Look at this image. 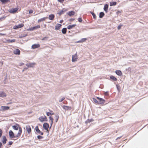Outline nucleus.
I'll use <instances>...</instances> for the list:
<instances>
[{
	"instance_id": "a211bd4d",
	"label": "nucleus",
	"mask_w": 148,
	"mask_h": 148,
	"mask_svg": "<svg viewBox=\"0 0 148 148\" xmlns=\"http://www.w3.org/2000/svg\"><path fill=\"white\" fill-rule=\"evenodd\" d=\"M55 17V15L53 14H51L49 15V19L51 20H53Z\"/></svg>"
},
{
	"instance_id": "e433bc0d",
	"label": "nucleus",
	"mask_w": 148,
	"mask_h": 148,
	"mask_svg": "<svg viewBox=\"0 0 148 148\" xmlns=\"http://www.w3.org/2000/svg\"><path fill=\"white\" fill-rule=\"evenodd\" d=\"M123 26V25L122 24H120V25L118 27V29L119 30L121 28L122 26Z\"/></svg>"
},
{
	"instance_id": "37998d69",
	"label": "nucleus",
	"mask_w": 148,
	"mask_h": 148,
	"mask_svg": "<svg viewBox=\"0 0 148 148\" xmlns=\"http://www.w3.org/2000/svg\"><path fill=\"white\" fill-rule=\"evenodd\" d=\"M2 134V131L0 129V137H1V136Z\"/></svg>"
},
{
	"instance_id": "393cba45",
	"label": "nucleus",
	"mask_w": 148,
	"mask_h": 148,
	"mask_svg": "<svg viewBox=\"0 0 148 148\" xmlns=\"http://www.w3.org/2000/svg\"><path fill=\"white\" fill-rule=\"evenodd\" d=\"M110 78L114 81H116L117 79L113 75H111L110 76Z\"/></svg>"
},
{
	"instance_id": "ddd939ff",
	"label": "nucleus",
	"mask_w": 148,
	"mask_h": 148,
	"mask_svg": "<svg viewBox=\"0 0 148 148\" xmlns=\"http://www.w3.org/2000/svg\"><path fill=\"white\" fill-rule=\"evenodd\" d=\"M62 26V25L60 24L59 23L57 24L55 26V29L57 30H59Z\"/></svg>"
},
{
	"instance_id": "f3484780",
	"label": "nucleus",
	"mask_w": 148,
	"mask_h": 148,
	"mask_svg": "<svg viewBox=\"0 0 148 148\" xmlns=\"http://www.w3.org/2000/svg\"><path fill=\"white\" fill-rule=\"evenodd\" d=\"M108 5L107 4H105L104 6V10L106 13L108 12Z\"/></svg>"
},
{
	"instance_id": "4c0bfd02",
	"label": "nucleus",
	"mask_w": 148,
	"mask_h": 148,
	"mask_svg": "<svg viewBox=\"0 0 148 148\" xmlns=\"http://www.w3.org/2000/svg\"><path fill=\"white\" fill-rule=\"evenodd\" d=\"M78 20L79 22H82V19L81 18H78Z\"/></svg>"
},
{
	"instance_id": "4468645a",
	"label": "nucleus",
	"mask_w": 148,
	"mask_h": 148,
	"mask_svg": "<svg viewBox=\"0 0 148 148\" xmlns=\"http://www.w3.org/2000/svg\"><path fill=\"white\" fill-rule=\"evenodd\" d=\"M14 53L16 55H19L20 53V51L18 49H16L13 51Z\"/></svg>"
},
{
	"instance_id": "de8ad7c7",
	"label": "nucleus",
	"mask_w": 148,
	"mask_h": 148,
	"mask_svg": "<svg viewBox=\"0 0 148 148\" xmlns=\"http://www.w3.org/2000/svg\"><path fill=\"white\" fill-rule=\"evenodd\" d=\"M13 143L12 141H10L9 142L8 144L10 145H11Z\"/></svg>"
},
{
	"instance_id": "603ef678",
	"label": "nucleus",
	"mask_w": 148,
	"mask_h": 148,
	"mask_svg": "<svg viewBox=\"0 0 148 148\" xmlns=\"http://www.w3.org/2000/svg\"><path fill=\"white\" fill-rule=\"evenodd\" d=\"M63 22V20H61L60 21V23H62Z\"/></svg>"
},
{
	"instance_id": "473e14b6",
	"label": "nucleus",
	"mask_w": 148,
	"mask_h": 148,
	"mask_svg": "<svg viewBox=\"0 0 148 148\" xmlns=\"http://www.w3.org/2000/svg\"><path fill=\"white\" fill-rule=\"evenodd\" d=\"M34 63H31L30 64H27L26 65L28 67H31L33 65H34Z\"/></svg>"
},
{
	"instance_id": "9d476101",
	"label": "nucleus",
	"mask_w": 148,
	"mask_h": 148,
	"mask_svg": "<svg viewBox=\"0 0 148 148\" xmlns=\"http://www.w3.org/2000/svg\"><path fill=\"white\" fill-rule=\"evenodd\" d=\"M63 108L64 110H71L72 109V108L71 106H64L63 107Z\"/></svg>"
},
{
	"instance_id": "f03ea898",
	"label": "nucleus",
	"mask_w": 148,
	"mask_h": 148,
	"mask_svg": "<svg viewBox=\"0 0 148 148\" xmlns=\"http://www.w3.org/2000/svg\"><path fill=\"white\" fill-rule=\"evenodd\" d=\"M40 25H38L34 27H32L28 29H27V31H33L34 30L37 29L38 28H40Z\"/></svg>"
},
{
	"instance_id": "864d4df0",
	"label": "nucleus",
	"mask_w": 148,
	"mask_h": 148,
	"mask_svg": "<svg viewBox=\"0 0 148 148\" xmlns=\"http://www.w3.org/2000/svg\"><path fill=\"white\" fill-rule=\"evenodd\" d=\"M23 64H24V63H22L20 64V66H22V65H23Z\"/></svg>"
},
{
	"instance_id": "6e6d98bb",
	"label": "nucleus",
	"mask_w": 148,
	"mask_h": 148,
	"mask_svg": "<svg viewBox=\"0 0 148 148\" xmlns=\"http://www.w3.org/2000/svg\"><path fill=\"white\" fill-rule=\"evenodd\" d=\"M14 41H15L14 40H11V42H14Z\"/></svg>"
},
{
	"instance_id": "c9c22d12",
	"label": "nucleus",
	"mask_w": 148,
	"mask_h": 148,
	"mask_svg": "<svg viewBox=\"0 0 148 148\" xmlns=\"http://www.w3.org/2000/svg\"><path fill=\"white\" fill-rule=\"evenodd\" d=\"M6 16H3L2 17H1V18H0V21H2L3 20H4L5 18H6Z\"/></svg>"
},
{
	"instance_id": "412c9836",
	"label": "nucleus",
	"mask_w": 148,
	"mask_h": 148,
	"mask_svg": "<svg viewBox=\"0 0 148 148\" xmlns=\"http://www.w3.org/2000/svg\"><path fill=\"white\" fill-rule=\"evenodd\" d=\"M76 25V24L69 25L67 26V28L69 29H70L74 27Z\"/></svg>"
},
{
	"instance_id": "4d7b16f0",
	"label": "nucleus",
	"mask_w": 148,
	"mask_h": 148,
	"mask_svg": "<svg viewBox=\"0 0 148 148\" xmlns=\"http://www.w3.org/2000/svg\"><path fill=\"white\" fill-rule=\"evenodd\" d=\"M50 112H51V113H53V111L51 110H50Z\"/></svg>"
},
{
	"instance_id": "c85d7f7f",
	"label": "nucleus",
	"mask_w": 148,
	"mask_h": 148,
	"mask_svg": "<svg viewBox=\"0 0 148 148\" xmlns=\"http://www.w3.org/2000/svg\"><path fill=\"white\" fill-rule=\"evenodd\" d=\"M49 118L50 120H51V125H52V124H53V118H52L51 116L49 117Z\"/></svg>"
},
{
	"instance_id": "f704fd0d",
	"label": "nucleus",
	"mask_w": 148,
	"mask_h": 148,
	"mask_svg": "<svg viewBox=\"0 0 148 148\" xmlns=\"http://www.w3.org/2000/svg\"><path fill=\"white\" fill-rule=\"evenodd\" d=\"M46 114L48 116H49L50 115H53L54 114V113H51V112H47Z\"/></svg>"
},
{
	"instance_id": "72a5a7b5",
	"label": "nucleus",
	"mask_w": 148,
	"mask_h": 148,
	"mask_svg": "<svg viewBox=\"0 0 148 148\" xmlns=\"http://www.w3.org/2000/svg\"><path fill=\"white\" fill-rule=\"evenodd\" d=\"M93 17L95 19H96V16L95 15V14L93 12H92L91 13Z\"/></svg>"
},
{
	"instance_id": "58836bf2",
	"label": "nucleus",
	"mask_w": 148,
	"mask_h": 148,
	"mask_svg": "<svg viewBox=\"0 0 148 148\" xmlns=\"http://www.w3.org/2000/svg\"><path fill=\"white\" fill-rule=\"evenodd\" d=\"M64 99H65L64 97H63L62 98L60 99L59 100V102H62L63 100H64Z\"/></svg>"
},
{
	"instance_id": "6ab92c4d",
	"label": "nucleus",
	"mask_w": 148,
	"mask_h": 148,
	"mask_svg": "<svg viewBox=\"0 0 148 148\" xmlns=\"http://www.w3.org/2000/svg\"><path fill=\"white\" fill-rule=\"evenodd\" d=\"M6 96V93L3 92H0V97H5Z\"/></svg>"
},
{
	"instance_id": "f257e3e1",
	"label": "nucleus",
	"mask_w": 148,
	"mask_h": 148,
	"mask_svg": "<svg viewBox=\"0 0 148 148\" xmlns=\"http://www.w3.org/2000/svg\"><path fill=\"white\" fill-rule=\"evenodd\" d=\"M22 132V129L21 127H19V129L17 135L16 136L14 135V134L12 130H10L9 132V135L10 138H16L18 139L21 136Z\"/></svg>"
},
{
	"instance_id": "2eb2a0df",
	"label": "nucleus",
	"mask_w": 148,
	"mask_h": 148,
	"mask_svg": "<svg viewBox=\"0 0 148 148\" xmlns=\"http://www.w3.org/2000/svg\"><path fill=\"white\" fill-rule=\"evenodd\" d=\"M40 47V45L39 44H34L32 46V48L33 49H35L36 48H39Z\"/></svg>"
},
{
	"instance_id": "aec40b11",
	"label": "nucleus",
	"mask_w": 148,
	"mask_h": 148,
	"mask_svg": "<svg viewBox=\"0 0 148 148\" xmlns=\"http://www.w3.org/2000/svg\"><path fill=\"white\" fill-rule=\"evenodd\" d=\"M19 125H16L13 126L12 127L14 129L16 130H18V129H19V128L20 127H19Z\"/></svg>"
},
{
	"instance_id": "c03bdc74",
	"label": "nucleus",
	"mask_w": 148,
	"mask_h": 148,
	"mask_svg": "<svg viewBox=\"0 0 148 148\" xmlns=\"http://www.w3.org/2000/svg\"><path fill=\"white\" fill-rule=\"evenodd\" d=\"M58 2L61 3H62L64 1V0H58Z\"/></svg>"
},
{
	"instance_id": "39448f33",
	"label": "nucleus",
	"mask_w": 148,
	"mask_h": 148,
	"mask_svg": "<svg viewBox=\"0 0 148 148\" xmlns=\"http://www.w3.org/2000/svg\"><path fill=\"white\" fill-rule=\"evenodd\" d=\"M18 10V8H15L10 9L8 10V11L10 13H15L17 12Z\"/></svg>"
},
{
	"instance_id": "6e6552de",
	"label": "nucleus",
	"mask_w": 148,
	"mask_h": 148,
	"mask_svg": "<svg viewBox=\"0 0 148 148\" xmlns=\"http://www.w3.org/2000/svg\"><path fill=\"white\" fill-rule=\"evenodd\" d=\"M35 130L37 132V133L38 134H40L41 135H43V132H41L40 130H39L38 128V126H36L35 127Z\"/></svg>"
},
{
	"instance_id": "8fccbe9b",
	"label": "nucleus",
	"mask_w": 148,
	"mask_h": 148,
	"mask_svg": "<svg viewBox=\"0 0 148 148\" xmlns=\"http://www.w3.org/2000/svg\"><path fill=\"white\" fill-rule=\"evenodd\" d=\"M0 35L1 36H5L6 34H5L0 33Z\"/></svg>"
},
{
	"instance_id": "b1692460",
	"label": "nucleus",
	"mask_w": 148,
	"mask_h": 148,
	"mask_svg": "<svg viewBox=\"0 0 148 148\" xmlns=\"http://www.w3.org/2000/svg\"><path fill=\"white\" fill-rule=\"evenodd\" d=\"M66 30L67 29L66 28H63L62 30V33L64 34H66Z\"/></svg>"
},
{
	"instance_id": "c756f323",
	"label": "nucleus",
	"mask_w": 148,
	"mask_h": 148,
	"mask_svg": "<svg viewBox=\"0 0 148 148\" xmlns=\"http://www.w3.org/2000/svg\"><path fill=\"white\" fill-rule=\"evenodd\" d=\"M17 26H17L18 27H17L18 28H21V27H23L24 24L22 23L18 25Z\"/></svg>"
},
{
	"instance_id": "dca6fc26",
	"label": "nucleus",
	"mask_w": 148,
	"mask_h": 148,
	"mask_svg": "<svg viewBox=\"0 0 148 148\" xmlns=\"http://www.w3.org/2000/svg\"><path fill=\"white\" fill-rule=\"evenodd\" d=\"M116 74L119 76H121L122 75V73L121 71L119 70H117L115 71Z\"/></svg>"
},
{
	"instance_id": "5fc2aeb1",
	"label": "nucleus",
	"mask_w": 148,
	"mask_h": 148,
	"mask_svg": "<svg viewBox=\"0 0 148 148\" xmlns=\"http://www.w3.org/2000/svg\"><path fill=\"white\" fill-rule=\"evenodd\" d=\"M1 146H2V143L1 142H0V148H1Z\"/></svg>"
},
{
	"instance_id": "7ed1b4c3",
	"label": "nucleus",
	"mask_w": 148,
	"mask_h": 148,
	"mask_svg": "<svg viewBox=\"0 0 148 148\" xmlns=\"http://www.w3.org/2000/svg\"><path fill=\"white\" fill-rule=\"evenodd\" d=\"M39 120L41 122H42L44 121H47V119L46 117L44 116H41L39 118Z\"/></svg>"
},
{
	"instance_id": "a18cd8bd",
	"label": "nucleus",
	"mask_w": 148,
	"mask_h": 148,
	"mask_svg": "<svg viewBox=\"0 0 148 148\" xmlns=\"http://www.w3.org/2000/svg\"><path fill=\"white\" fill-rule=\"evenodd\" d=\"M33 11L32 10H30L29 11V14H31L33 12Z\"/></svg>"
},
{
	"instance_id": "cd10ccee",
	"label": "nucleus",
	"mask_w": 148,
	"mask_h": 148,
	"mask_svg": "<svg viewBox=\"0 0 148 148\" xmlns=\"http://www.w3.org/2000/svg\"><path fill=\"white\" fill-rule=\"evenodd\" d=\"M105 14L103 12H101L99 14V17L102 18L104 15Z\"/></svg>"
},
{
	"instance_id": "2f4dec72",
	"label": "nucleus",
	"mask_w": 148,
	"mask_h": 148,
	"mask_svg": "<svg viewBox=\"0 0 148 148\" xmlns=\"http://www.w3.org/2000/svg\"><path fill=\"white\" fill-rule=\"evenodd\" d=\"M87 38H82L81 40L79 41L78 42H84L86 40H87Z\"/></svg>"
},
{
	"instance_id": "49530a36",
	"label": "nucleus",
	"mask_w": 148,
	"mask_h": 148,
	"mask_svg": "<svg viewBox=\"0 0 148 148\" xmlns=\"http://www.w3.org/2000/svg\"><path fill=\"white\" fill-rule=\"evenodd\" d=\"M17 26H18L17 25L15 26L14 27V29H16L18 28L17 27H18Z\"/></svg>"
},
{
	"instance_id": "4be33fe9",
	"label": "nucleus",
	"mask_w": 148,
	"mask_h": 148,
	"mask_svg": "<svg viewBox=\"0 0 148 148\" xmlns=\"http://www.w3.org/2000/svg\"><path fill=\"white\" fill-rule=\"evenodd\" d=\"M47 18V17H44V18H41L40 19L38 20V22L39 23L42 21H45V20Z\"/></svg>"
},
{
	"instance_id": "423d86ee",
	"label": "nucleus",
	"mask_w": 148,
	"mask_h": 148,
	"mask_svg": "<svg viewBox=\"0 0 148 148\" xmlns=\"http://www.w3.org/2000/svg\"><path fill=\"white\" fill-rule=\"evenodd\" d=\"M10 108V107L9 106H1V108L0 109V111H4L6 110H9Z\"/></svg>"
},
{
	"instance_id": "7c9ffc66",
	"label": "nucleus",
	"mask_w": 148,
	"mask_h": 148,
	"mask_svg": "<svg viewBox=\"0 0 148 148\" xmlns=\"http://www.w3.org/2000/svg\"><path fill=\"white\" fill-rule=\"evenodd\" d=\"M59 116L58 115H56L55 116V119L56 120V122H57L58 119H59Z\"/></svg>"
},
{
	"instance_id": "13d9d810",
	"label": "nucleus",
	"mask_w": 148,
	"mask_h": 148,
	"mask_svg": "<svg viewBox=\"0 0 148 148\" xmlns=\"http://www.w3.org/2000/svg\"><path fill=\"white\" fill-rule=\"evenodd\" d=\"M11 103H7V104H10Z\"/></svg>"
},
{
	"instance_id": "0eeeda50",
	"label": "nucleus",
	"mask_w": 148,
	"mask_h": 148,
	"mask_svg": "<svg viewBox=\"0 0 148 148\" xmlns=\"http://www.w3.org/2000/svg\"><path fill=\"white\" fill-rule=\"evenodd\" d=\"M97 99H98L100 101L99 103V104L102 105L105 103V101L104 99L99 97H97Z\"/></svg>"
},
{
	"instance_id": "a878e982",
	"label": "nucleus",
	"mask_w": 148,
	"mask_h": 148,
	"mask_svg": "<svg viewBox=\"0 0 148 148\" xmlns=\"http://www.w3.org/2000/svg\"><path fill=\"white\" fill-rule=\"evenodd\" d=\"M116 2H111L110 3V6H112L113 5H115L116 4Z\"/></svg>"
},
{
	"instance_id": "a19ab883",
	"label": "nucleus",
	"mask_w": 148,
	"mask_h": 148,
	"mask_svg": "<svg viewBox=\"0 0 148 148\" xmlns=\"http://www.w3.org/2000/svg\"><path fill=\"white\" fill-rule=\"evenodd\" d=\"M37 137L38 138V139H42V138H43V137L42 136H40V135L38 136H37Z\"/></svg>"
},
{
	"instance_id": "bb28decb",
	"label": "nucleus",
	"mask_w": 148,
	"mask_h": 148,
	"mask_svg": "<svg viewBox=\"0 0 148 148\" xmlns=\"http://www.w3.org/2000/svg\"><path fill=\"white\" fill-rule=\"evenodd\" d=\"M10 0H1V1L3 3H5L7 2H10Z\"/></svg>"
},
{
	"instance_id": "9b49d317",
	"label": "nucleus",
	"mask_w": 148,
	"mask_h": 148,
	"mask_svg": "<svg viewBox=\"0 0 148 148\" xmlns=\"http://www.w3.org/2000/svg\"><path fill=\"white\" fill-rule=\"evenodd\" d=\"M7 139L5 136H3L2 137L1 141L3 144H5L6 143Z\"/></svg>"
},
{
	"instance_id": "f8f14e48",
	"label": "nucleus",
	"mask_w": 148,
	"mask_h": 148,
	"mask_svg": "<svg viewBox=\"0 0 148 148\" xmlns=\"http://www.w3.org/2000/svg\"><path fill=\"white\" fill-rule=\"evenodd\" d=\"M43 128L47 131L48 130V129L49 127V125L47 123H44L43 125Z\"/></svg>"
},
{
	"instance_id": "20e7f679",
	"label": "nucleus",
	"mask_w": 148,
	"mask_h": 148,
	"mask_svg": "<svg viewBox=\"0 0 148 148\" xmlns=\"http://www.w3.org/2000/svg\"><path fill=\"white\" fill-rule=\"evenodd\" d=\"M78 56L77 54H75L72 56V62H75L77 60Z\"/></svg>"
},
{
	"instance_id": "1a4fd4ad",
	"label": "nucleus",
	"mask_w": 148,
	"mask_h": 148,
	"mask_svg": "<svg viewBox=\"0 0 148 148\" xmlns=\"http://www.w3.org/2000/svg\"><path fill=\"white\" fill-rule=\"evenodd\" d=\"M26 129L28 133L29 134L31 132V129L29 125H27L26 126Z\"/></svg>"
},
{
	"instance_id": "ea45409f",
	"label": "nucleus",
	"mask_w": 148,
	"mask_h": 148,
	"mask_svg": "<svg viewBox=\"0 0 148 148\" xmlns=\"http://www.w3.org/2000/svg\"><path fill=\"white\" fill-rule=\"evenodd\" d=\"M93 101L95 103H98V101L97 100L94 98H93Z\"/></svg>"
},
{
	"instance_id": "5701e85b",
	"label": "nucleus",
	"mask_w": 148,
	"mask_h": 148,
	"mask_svg": "<svg viewBox=\"0 0 148 148\" xmlns=\"http://www.w3.org/2000/svg\"><path fill=\"white\" fill-rule=\"evenodd\" d=\"M75 12L73 11H69L67 13V14L69 16L73 15L75 14Z\"/></svg>"
},
{
	"instance_id": "3c124183",
	"label": "nucleus",
	"mask_w": 148,
	"mask_h": 148,
	"mask_svg": "<svg viewBox=\"0 0 148 148\" xmlns=\"http://www.w3.org/2000/svg\"><path fill=\"white\" fill-rule=\"evenodd\" d=\"M74 19H73V18H71L69 20V21H74Z\"/></svg>"
},
{
	"instance_id": "09e8293b",
	"label": "nucleus",
	"mask_w": 148,
	"mask_h": 148,
	"mask_svg": "<svg viewBox=\"0 0 148 148\" xmlns=\"http://www.w3.org/2000/svg\"><path fill=\"white\" fill-rule=\"evenodd\" d=\"M94 120L93 119H90V120H88V122H92V121H93Z\"/></svg>"
},
{
	"instance_id": "79ce46f5",
	"label": "nucleus",
	"mask_w": 148,
	"mask_h": 148,
	"mask_svg": "<svg viewBox=\"0 0 148 148\" xmlns=\"http://www.w3.org/2000/svg\"><path fill=\"white\" fill-rule=\"evenodd\" d=\"M108 92H104V95L106 96H108L109 95Z\"/></svg>"
}]
</instances>
